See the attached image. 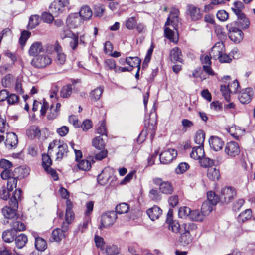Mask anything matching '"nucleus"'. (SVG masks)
I'll return each instance as SVG.
<instances>
[{"mask_svg": "<svg viewBox=\"0 0 255 255\" xmlns=\"http://www.w3.org/2000/svg\"><path fill=\"white\" fill-rule=\"evenodd\" d=\"M153 182L159 186V190L163 194H170L173 191L172 185L169 181H163L160 178H155L153 179Z\"/></svg>", "mask_w": 255, "mask_h": 255, "instance_id": "10", "label": "nucleus"}, {"mask_svg": "<svg viewBox=\"0 0 255 255\" xmlns=\"http://www.w3.org/2000/svg\"><path fill=\"white\" fill-rule=\"evenodd\" d=\"M77 81L74 80L71 83L63 86L60 91L61 97L66 98L69 97L73 91L77 92L78 89L76 87Z\"/></svg>", "mask_w": 255, "mask_h": 255, "instance_id": "16", "label": "nucleus"}, {"mask_svg": "<svg viewBox=\"0 0 255 255\" xmlns=\"http://www.w3.org/2000/svg\"><path fill=\"white\" fill-rule=\"evenodd\" d=\"M15 235L12 229H7L2 232V238L5 242L11 243L15 239Z\"/></svg>", "mask_w": 255, "mask_h": 255, "instance_id": "30", "label": "nucleus"}, {"mask_svg": "<svg viewBox=\"0 0 255 255\" xmlns=\"http://www.w3.org/2000/svg\"><path fill=\"white\" fill-rule=\"evenodd\" d=\"M105 67L108 70H114L116 72H119L117 67L116 66L115 61L113 59H106L105 62Z\"/></svg>", "mask_w": 255, "mask_h": 255, "instance_id": "53", "label": "nucleus"}, {"mask_svg": "<svg viewBox=\"0 0 255 255\" xmlns=\"http://www.w3.org/2000/svg\"><path fill=\"white\" fill-rule=\"evenodd\" d=\"M245 130L240 128L239 127H232L229 130L231 135L237 139L244 133Z\"/></svg>", "mask_w": 255, "mask_h": 255, "instance_id": "46", "label": "nucleus"}, {"mask_svg": "<svg viewBox=\"0 0 255 255\" xmlns=\"http://www.w3.org/2000/svg\"><path fill=\"white\" fill-rule=\"evenodd\" d=\"M169 224L168 228L174 233H181L182 224L180 225L179 223L176 221H172L167 222Z\"/></svg>", "mask_w": 255, "mask_h": 255, "instance_id": "45", "label": "nucleus"}, {"mask_svg": "<svg viewBox=\"0 0 255 255\" xmlns=\"http://www.w3.org/2000/svg\"><path fill=\"white\" fill-rule=\"evenodd\" d=\"M179 14V11L178 9L176 8L172 9L167 18L165 26L171 24L174 29L177 31L178 25L180 23Z\"/></svg>", "mask_w": 255, "mask_h": 255, "instance_id": "9", "label": "nucleus"}, {"mask_svg": "<svg viewBox=\"0 0 255 255\" xmlns=\"http://www.w3.org/2000/svg\"><path fill=\"white\" fill-rule=\"evenodd\" d=\"M9 128V125L7 123L4 117L0 115V132L4 133L7 131Z\"/></svg>", "mask_w": 255, "mask_h": 255, "instance_id": "56", "label": "nucleus"}, {"mask_svg": "<svg viewBox=\"0 0 255 255\" xmlns=\"http://www.w3.org/2000/svg\"><path fill=\"white\" fill-rule=\"evenodd\" d=\"M31 33L28 31L24 30L22 32L21 36L19 38V43L22 46H24L28 38L30 37Z\"/></svg>", "mask_w": 255, "mask_h": 255, "instance_id": "60", "label": "nucleus"}, {"mask_svg": "<svg viewBox=\"0 0 255 255\" xmlns=\"http://www.w3.org/2000/svg\"><path fill=\"white\" fill-rule=\"evenodd\" d=\"M149 197L153 201L158 202L161 200L162 195L156 189H152L149 192Z\"/></svg>", "mask_w": 255, "mask_h": 255, "instance_id": "47", "label": "nucleus"}, {"mask_svg": "<svg viewBox=\"0 0 255 255\" xmlns=\"http://www.w3.org/2000/svg\"><path fill=\"white\" fill-rule=\"evenodd\" d=\"M164 34L165 37L173 42H177L178 40V35L177 32L172 31L171 29L165 26L164 29Z\"/></svg>", "mask_w": 255, "mask_h": 255, "instance_id": "37", "label": "nucleus"}, {"mask_svg": "<svg viewBox=\"0 0 255 255\" xmlns=\"http://www.w3.org/2000/svg\"><path fill=\"white\" fill-rule=\"evenodd\" d=\"M196 228V225L193 223L182 224V232L179 238V241L182 245H187L192 242L193 238L190 232Z\"/></svg>", "mask_w": 255, "mask_h": 255, "instance_id": "3", "label": "nucleus"}, {"mask_svg": "<svg viewBox=\"0 0 255 255\" xmlns=\"http://www.w3.org/2000/svg\"><path fill=\"white\" fill-rule=\"evenodd\" d=\"M187 13L192 20L196 21L202 17L200 9L193 4H188L187 7Z\"/></svg>", "mask_w": 255, "mask_h": 255, "instance_id": "17", "label": "nucleus"}, {"mask_svg": "<svg viewBox=\"0 0 255 255\" xmlns=\"http://www.w3.org/2000/svg\"><path fill=\"white\" fill-rule=\"evenodd\" d=\"M18 143V137L13 132L8 133L5 142L6 146L9 149L15 148Z\"/></svg>", "mask_w": 255, "mask_h": 255, "instance_id": "23", "label": "nucleus"}, {"mask_svg": "<svg viewBox=\"0 0 255 255\" xmlns=\"http://www.w3.org/2000/svg\"><path fill=\"white\" fill-rule=\"evenodd\" d=\"M253 94V90L251 88L243 89L238 95L239 100L242 104H248L251 101Z\"/></svg>", "mask_w": 255, "mask_h": 255, "instance_id": "14", "label": "nucleus"}, {"mask_svg": "<svg viewBox=\"0 0 255 255\" xmlns=\"http://www.w3.org/2000/svg\"><path fill=\"white\" fill-rule=\"evenodd\" d=\"M13 220L10 224L12 230L16 231H22L25 229V224L21 221L18 220V219L15 220V221Z\"/></svg>", "mask_w": 255, "mask_h": 255, "instance_id": "39", "label": "nucleus"}, {"mask_svg": "<svg viewBox=\"0 0 255 255\" xmlns=\"http://www.w3.org/2000/svg\"><path fill=\"white\" fill-rule=\"evenodd\" d=\"M0 167L3 169V170L11 169L12 167V164L8 160L2 159L0 161Z\"/></svg>", "mask_w": 255, "mask_h": 255, "instance_id": "63", "label": "nucleus"}, {"mask_svg": "<svg viewBox=\"0 0 255 255\" xmlns=\"http://www.w3.org/2000/svg\"><path fill=\"white\" fill-rule=\"evenodd\" d=\"M54 49L56 52L55 62L57 65H63L66 60V55L63 52L62 48L58 42L54 44Z\"/></svg>", "mask_w": 255, "mask_h": 255, "instance_id": "15", "label": "nucleus"}, {"mask_svg": "<svg viewBox=\"0 0 255 255\" xmlns=\"http://www.w3.org/2000/svg\"><path fill=\"white\" fill-rule=\"evenodd\" d=\"M137 19L135 17L128 18L125 21V26L128 30H133L137 25Z\"/></svg>", "mask_w": 255, "mask_h": 255, "instance_id": "43", "label": "nucleus"}, {"mask_svg": "<svg viewBox=\"0 0 255 255\" xmlns=\"http://www.w3.org/2000/svg\"><path fill=\"white\" fill-rule=\"evenodd\" d=\"M41 19L38 15H32L29 18L28 27L29 29H33L39 25Z\"/></svg>", "mask_w": 255, "mask_h": 255, "instance_id": "52", "label": "nucleus"}, {"mask_svg": "<svg viewBox=\"0 0 255 255\" xmlns=\"http://www.w3.org/2000/svg\"><path fill=\"white\" fill-rule=\"evenodd\" d=\"M48 154H44L42 155V165L45 170L49 174H51L53 177L54 180L58 179V176L56 171L52 169L50 166L52 164V160Z\"/></svg>", "mask_w": 255, "mask_h": 255, "instance_id": "12", "label": "nucleus"}, {"mask_svg": "<svg viewBox=\"0 0 255 255\" xmlns=\"http://www.w3.org/2000/svg\"><path fill=\"white\" fill-rule=\"evenodd\" d=\"M236 195L235 189L231 187H225L221 190L220 201L222 203H229Z\"/></svg>", "mask_w": 255, "mask_h": 255, "instance_id": "6", "label": "nucleus"}, {"mask_svg": "<svg viewBox=\"0 0 255 255\" xmlns=\"http://www.w3.org/2000/svg\"><path fill=\"white\" fill-rule=\"evenodd\" d=\"M170 58L172 62H179L182 63L183 61L181 50L178 47L173 48L170 52Z\"/></svg>", "mask_w": 255, "mask_h": 255, "instance_id": "27", "label": "nucleus"}, {"mask_svg": "<svg viewBox=\"0 0 255 255\" xmlns=\"http://www.w3.org/2000/svg\"><path fill=\"white\" fill-rule=\"evenodd\" d=\"M81 20L77 13L70 14L67 18V25L70 28H75L80 25Z\"/></svg>", "mask_w": 255, "mask_h": 255, "instance_id": "19", "label": "nucleus"}, {"mask_svg": "<svg viewBox=\"0 0 255 255\" xmlns=\"http://www.w3.org/2000/svg\"><path fill=\"white\" fill-rule=\"evenodd\" d=\"M106 255H120V250L116 245L107 246L105 251Z\"/></svg>", "mask_w": 255, "mask_h": 255, "instance_id": "44", "label": "nucleus"}, {"mask_svg": "<svg viewBox=\"0 0 255 255\" xmlns=\"http://www.w3.org/2000/svg\"><path fill=\"white\" fill-rule=\"evenodd\" d=\"M44 51L42 44L41 42H35L30 47L28 50V54L31 56H37Z\"/></svg>", "mask_w": 255, "mask_h": 255, "instance_id": "21", "label": "nucleus"}, {"mask_svg": "<svg viewBox=\"0 0 255 255\" xmlns=\"http://www.w3.org/2000/svg\"><path fill=\"white\" fill-rule=\"evenodd\" d=\"M146 213L150 219L154 221L159 218L162 213V211L159 207L154 206L152 208L148 209Z\"/></svg>", "mask_w": 255, "mask_h": 255, "instance_id": "25", "label": "nucleus"}, {"mask_svg": "<svg viewBox=\"0 0 255 255\" xmlns=\"http://www.w3.org/2000/svg\"><path fill=\"white\" fill-rule=\"evenodd\" d=\"M225 52L224 43L222 42H218L213 46L210 53V57L216 59L219 56Z\"/></svg>", "mask_w": 255, "mask_h": 255, "instance_id": "18", "label": "nucleus"}, {"mask_svg": "<svg viewBox=\"0 0 255 255\" xmlns=\"http://www.w3.org/2000/svg\"><path fill=\"white\" fill-rule=\"evenodd\" d=\"M53 151L55 154V160L61 161L67 155L68 146L66 144L61 142L59 140H55L49 144L48 153L52 154Z\"/></svg>", "mask_w": 255, "mask_h": 255, "instance_id": "2", "label": "nucleus"}, {"mask_svg": "<svg viewBox=\"0 0 255 255\" xmlns=\"http://www.w3.org/2000/svg\"><path fill=\"white\" fill-rule=\"evenodd\" d=\"M7 186L9 190L12 191L16 187L17 180L15 177H11L7 180Z\"/></svg>", "mask_w": 255, "mask_h": 255, "instance_id": "64", "label": "nucleus"}, {"mask_svg": "<svg viewBox=\"0 0 255 255\" xmlns=\"http://www.w3.org/2000/svg\"><path fill=\"white\" fill-rule=\"evenodd\" d=\"M15 241L16 247L18 249H21L25 246L28 239L25 234H21L15 238Z\"/></svg>", "mask_w": 255, "mask_h": 255, "instance_id": "36", "label": "nucleus"}, {"mask_svg": "<svg viewBox=\"0 0 255 255\" xmlns=\"http://www.w3.org/2000/svg\"><path fill=\"white\" fill-rule=\"evenodd\" d=\"M205 156L203 146H197L192 148L190 157L195 160H199Z\"/></svg>", "mask_w": 255, "mask_h": 255, "instance_id": "26", "label": "nucleus"}, {"mask_svg": "<svg viewBox=\"0 0 255 255\" xmlns=\"http://www.w3.org/2000/svg\"><path fill=\"white\" fill-rule=\"evenodd\" d=\"M21 190H16L11 197L9 206H5L2 209V214L5 218L17 220L19 217L18 213V203L21 200Z\"/></svg>", "mask_w": 255, "mask_h": 255, "instance_id": "1", "label": "nucleus"}, {"mask_svg": "<svg viewBox=\"0 0 255 255\" xmlns=\"http://www.w3.org/2000/svg\"><path fill=\"white\" fill-rule=\"evenodd\" d=\"M199 160L201 166L203 167H207L214 164L213 160L207 157H205L204 156L199 159Z\"/></svg>", "mask_w": 255, "mask_h": 255, "instance_id": "61", "label": "nucleus"}, {"mask_svg": "<svg viewBox=\"0 0 255 255\" xmlns=\"http://www.w3.org/2000/svg\"><path fill=\"white\" fill-rule=\"evenodd\" d=\"M177 151L173 148L168 149L160 154V161L161 163L166 164L170 163L176 157Z\"/></svg>", "mask_w": 255, "mask_h": 255, "instance_id": "11", "label": "nucleus"}, {"mask_svg": "<svg viewBox=\"0 0 255 255\" xmlns=\"http://www.w3.org/2000/svg\"><path fill=\"white\" fill-rule=\"evenodd\" d=\"M204 217L202 212L201 213L199 210H191L189 218L193 221H201L203 220Z\"/></svg>", "mask_w": 255, "mask_h": 255, "instance_id": "42", "label": "nucleus"}, {"mask_svg": "<svg viewBox=\"0 0 255 255\" xmlns=\"http://www.w3.org/2000/svg\"><path fill=\"white\" fill-rule=\"evenodd\" d=\"M207 176L211 180L215 181L218 180L220 176L219 169L213 167L208 168Z\"/></svg>", "mask_w": 255, "mask_h": 255, "instance_id": "34", "label": "nucleus"}, {"mask_svg": "<svg viewBox=\"0 0 255 255\" xmlns=\"http://www.w3.org/2000/svg\"><path fill=\"white\" fill-rule=\"evenodd\" d=\"M77 166L80 170L88 171L90 169L91 164L87 160H82L78 162Z\"/></svg>", "mask_w": 255, "mask_h": 255, "instance_id": "55", "label": "nucleus"}, {"mask_svg": "<svg viewBox=\"0 0 255 255\" xmlns=\"http://www.w3.org/2000/svg\"><path fill=\"white\" fill-rule=\"evenodd\" d=\"M210 147L216 151L220 150L223 145L224 142L218 137L212 136L209 140Z\"/></svg>", "mask_w": 255, "mask_h": 255, "instance_id": "22", "label": "nucleus"}, {"mask_svg": "<svg viewBox=\"0 0 255 255\" xmlns=\"http://www.w3.org/2000/svg\"><path fill=\"white\" fill-rule=\"evenodd\" d=\"M244 6L243 3L241 1L235 2L234 4V7L232 8V10L235 14L237 15H240L243 14L242 10L244 9Z\"/></svg>", "mask_w": 255, "mask_h": 255, "instance_id": "54", "label": "nucleus"}, {"mask_svg": "<svg viewBox=\"0 0 255 255\" xmlns=\"http://www.w3.org/2000/svg\"><path fill=\"white\" fill-rule=\"evenodd\" d=\"M78 14L81 19L87 20L92 17V11L89 6H84L81 7Z\"/></svg>", "mask_w": 255, "mask_h": 255, "instance_id": "29", "label": "nucleus"}, {"mask_svg": "<svg viewBox=\"0 0 255 255\" xmlns=\"http://www.w3.org/2000/svg\"><path fill=\"white\" fill-rule=\"evenodd\" d=\"M205 139V134L201 131H198L194 137V141L198 144V146H203V143Z\"/></svg>", "mask_w": 255, "mask_h": 255, "instance_id": "50", "label": "nucleus"}, {"mask_svg": "<svg viewBox=\"0 0 255 255\" xmlns=\"http://www.w3.org/2000/svg\"><path fill=\"white\" fill-rule=\"evenodd\" d=\"M92 145L96 149L102 150L104 149L105 144L102 137L101 136H97L93 139L92 141Z\"/></svg>", "mask_w": 255, "mask_h": 255, "instance_id": "41", "label": "nucleus"}, {"mask_svg": "<svg viewBox=\"0 0 255 255\" xmlns=\"http://www.w3.org/2000/svg\"><path fill=\"white\" fill-rule=\"evenodd\" d=\"M189 165L186 162L180 163L176 168L175 171L177 174H182L187 170Z\"/></svg>", "mask_w": 255, "mask_h": 255, "instance_id": "59", "label": "nucleus"}, {"mask_svg": "<svg viewBox=\"0 0 255 255\" xmlns=\"http://www.w3.org/2000/svg\"><path fill=\"white\" fill-rule=\"evenodd\" d=\"M90 221V219L88 217H86L83 222L80 224L77 228L74 231V236H77L79 234L83 233L87 229L88 224Z\"/></svg>", "mask_w": 255, "mask_h": 255, "instance_id": "35", "label": "nucleus"}, {"mask_svg": "<svg viewBox=\"0 0 255 255\" xmlns=\"http://www.w3.org/2000/svg\"><path fill=\"white\" fill-rule=\"evenodd\" d=\"M117 216L114 211H110L103 214L101 217L100 229L105 228L112 225L115 222Z\"/></svg>", "mask_w": 255, "mask_h": 255, "instance_id": "7", "label": "nucleus"}, {"mask_svg": "<svg viewBox=\"0 0 255 255\" xmlns=\"http://www.w3.org/2000/svg\"><path fill=\"white\" fill-rule=\"evenodd\" d=\"M70 0H55L50 5L49 9L55 16L62 13L65 7L69 4Z\"/></svg>", "mask_w": 255, "mask_h": 255, "instance_id": "5", "label": "nucleus"}, {"mask_svg": "<svg viewBox=\"0 0 255 255\" xmlns=\"http://www.w3.org/2000/svg\"><path fill=\"white\" fill-rule=\"evenodd\" d=\"M191 209L187 207H181L178 211V216L181 218H185L190 216Z\"/></svg>", "mask_w": 255, "mask_h": 255, "instance_id": "58", "label": "nucleus"}, {"mask_svg": "<svg viewBox=\"0 0 255 255\" xmlns=\"http://www.w3.org/2000/svg\"><path fill=\"white\" fill-rule=\"evenodd\" d=\"M68 230V226L65 223L62 226V228H56L52 233V237L54 241L59 242L64 237V233Z\"/></svg>", "mask_w": 255, "mask_h": 255, "instance_id": "20", "label": "nucleus"}, {"mask_svg": "<svg viewBox=\"0 0 255 255\" xmlns=\"http://www.w3.org/2000/svg\"><path fill=\"white\" fill-rule=\"evenodd\" d=\"M220 91L225 99L227 101H229L230 100V94L232 93L230 92L228 86L227 87L226 85H221Z\"/></svg>", "mask_w": 255, "mask_h": 255, "instance_id": "57", "label": "nucleus"}, {"mask_svg": "<svg viewBox=\"0 0 255 255\" xmlns=\"http://www.w3.org/2000/svg\"><path fill=\"white\" fill-rule=\"evenodd\" d=\"M214 205L209 201H205L203 203L201 207V212L204 216L210 214L213 210V206Z\"/></svg>", "mask_w": 255, "mask_h": 255, "instance_id": "40", "label": "nucleus"}, {"mask_svg": "<svg viewBox=\"0 0 255 255\" xmlns=\"http://www.w3.org/2000/svg\"><path fill=\"white\" fill-rule=\"evenodd\" d=\"M252 217V211L251 209H246L241 213L237 218L239 223H244L250 219Z\"/></svg>", "mask_w": 255, "mask_h": 255, "instance_id": "38", "label": "nucleus"}, {"mask_svg": "<svg viewBox=\"0 0 255 255\" xmlns=\"http://www.w3.org/2000/svg\"><path fill=\"white\" fill-rule=\"evenodd\" d=\"M33 236L35 238V246L36 249L40 251H44L47 248L46 242L42 238L36 237L35 233H33Z\"/></svg>", "mask_w": 255, "mask_h": 255, "instance_id": "31", "label": "nucleus"}, {"mask_svg": "<svg viewBox=\"0 0 255 255\" xmlns=\"http://www.w3.org/2000/svg\"><path fill=\"white\" fill-rule=\"evenodd\" d=\"M207 201H209L212 205H216L218 201H220V197H219L215 192L212 191L207 192Z\"/></svg>", "mask_w": 255, "mask_h": 255, "instance_id": "51", "label": "nucleus"}, {"mask_svg": "<svg viewBox=\"0 0 255 255\" xmlns=\"http://www.w3.org/2000/svg\"><path fill=\"white\" fill-rule=\"evenodd\" d=\"M226 28L229 32V36L232 41L240 43L243 38V32L238 28L233 27L232 24L227 25Z\"/></svg>", "mask_w": 255, "mask_h": 255, "instance_id": "8", "label": "nucleus"}, {"mask_svg": "<svg viewBox=\"0 0 255 255\" xmlns=\"http://www.w3.org/2000/svg\"><path fill=\"white\" fill-rule=\"evenodd\" d=\"M52 62V58L46 54H40L34 57L31 61V65L37 68H44L49 65Z\"/></svg>", "mask_w": 255, "mask_h": 255, "instance_id": "4", "label": "nucleus"}, {"mask_svg": "<svg viewBox=\"0 0 255 255\" xmlns=\"http://www.w3.org/2000/svg\"><path fill=\"white\" fill-rule=\"evenodd\" d=\"M126 62L132 69L133 67H137L138 68V71H139L141 60L138 57H127L126 59Z\"/></svg>", "mask_w": 255, "mask_h": 255, "instance_id": "32", "label": "nucleus"}, {"mask_svg": "<svg viewBox=\"0 0 255 255\" xmlns=\"http://www.w3.org/2000/svg\"><path fill=\"white\" fill-rule=\"evenodd\" d=\"M27 134L31 138L39 137L41 135L40 130L38 127L33 126L27 131Z\"/></svg>", "mask_w": 255, "mask_h": 255, "instance_id": "49", "label": "nucleus"}, {"mask_svg": "<svg viewBox=\"0 0 255 255\" xmlns=\"http://www.w3.org/2000/svg\"><path fill=\"white\" fill-rule=\"evenodd\" d=\"M71 40L70 41V46L72 50H75L77 48L78 44L79 36L77 34H72Z\"/></svg>", "mask_w": 255, "mask_h": 255, "instance_id": "62", "label": "nucleus"}, {"mask_svg": "<svg viewBox=\"0 0 255 255\" xmlns=\"http://www.w3.org/2000/svg\"><path fill=\"white\" fill-rule=\"evenodd\" d=\"M112 172L113 169L112 168H105L98 176L97 180L99 183L102 185L106 184L110 177V175H107V174Z\"/></svg>", "mask_w": 255, "mask_h": 255, "instance_id": "24", "label": "nucleus"}, {"mask_svg": "<svg viewBox=\"0 0 255 255\" xmlns=\"http://www.w3.org/2000/svg\"><path fill=\"white\" fill-rule=\"evenodd\" d=\"M240 152L238 144L235 141L228 142L225 147V152L227 155L231 157H235L238 155Z\"/></svg>", "mask_w": 255, "mask_h": 255, "instance_id": "13", "label": "nucleus"}, {"mask_svg": "<svg viewBox=\"0 0 255 255\" xmlns=\"http://www.w3.org/2000/svg\"><path fill=\"white\" fill-rule=\"evenodd\" d=\"M237 16V24L243 30L247 29L250 26V21L244 14H240Z\"/></svg>", "mask_w": 255, "mask_h": 255, "instance_id": "28", "label": "nucleus"}, {"mask_svg": "<svg viewBox=\"0 0 255 255\" xmlns=\"http://www.w3.org/2000/svg\"><path fill=\"white\" fill-rule=\"evenodd\" d=\"M129 209V205L125 203L119 204L116 207V213L119 214L127 213Z\"/></svg>", "mask_w": 255, "mask_h": 255, "instance_id": "48", "label": "nucleus"}, {"mask_svg": "<svg viewBox=\"0 0 255 255\" xmlns=\"http://www.w3.org/2000/svg\"><path fill=\"white\" fill-rule=\"evenodd\" d=\"M104 88L102 86H99L91 91L90 93V98L91 100L97 101L100 99L103 92Z\"/></svg>", "mask_w": 255, "mask_h": 255, "instance_id": "33", "label": "nucleus"}]
</instances>
